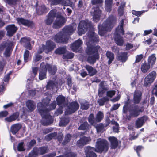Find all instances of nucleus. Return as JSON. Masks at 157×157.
I'll list each match as a JSON object with an SVG mask.
<instances>
[{"label":"nucleus","instance_id":"obj_1","mask_svg":"<svg viewBox=\"0 0 157 157\" xmlns=\"http://www.w3.org/2000/svg\"><path fill=\"white\" fill-rule=\"evenodd\" d=\"M99 41L98 36L93 32H89L86 37V43L87 48L86 52L89 55L87 61L90 63H94L96 59L99 58V55L98 52L101 49L100 46H94L91 45L93 43L97 42Z\"/></svg>","mask_w":157,"mask_h":157},{"label":"nucleus","instance_id":"obj_2","mask_svg":"<svg viewBox=\"0 0 157 157\" xmlns=\"http://www.w3.org/2000/svg\"><path fill=\"white\" fill-rule=\"evenodd\" d=\"M109 149V144L105 140L98 139L96 142V148L89 147L85 150L86 157H96V154L93 151L99 153H106Z\"/></svg>","mask_w":157,"mask_h":157},{"label":"nucleus","instance_id":"obj_3","mask_svg":"<svg viewBox=\"0 0 157 157\" xmlns=\"http://www.w3.org/2000/svg\"><path fill=\"white\" fill-rule=\"evenodd\" d=\"M37 106L38 111L40 115L43 118H45L47 121L46 123H43L42 124L44 125H47L51 124L53 122V120L52 117L49 114L48 112L55 108L56 106V102L54 101L51 104L49 109H48L47 108L46 109L41 102L38 103Z\"/></svg>","mask_w":157,"mask_h":157},{"label":"nucleus","instance_id":"obj_4","mask_svg":"<svg viewBox=\"0 0 157 157\" xmlns=\"http://www.w3.org/2000/svg\"><path fill=\"white\" fill-rule=\"evenodd\" d=\"M116 21V18L113 15L109 16L102 25H98V27L99 34L103 36L106 32L110 31Z\"/></svg>","mask_w":157,"mask_h":157},{"label":"nucleus","instance_id":"obj_5","mask_svg":"<svg viewBox=\"0 0 157 157\" xmlns=\"http://www.w3.org/2000/svg\"><path fill=\"white\" fill-rule=\"evenodd\" d=\"M124 20L122 19L120 21L119 25L116 29L114 33V39L116 43L119 46L123 45L124 41L122 37L120 36V34L124 35V32L123 30Z\"/></svg>","mask_w":157,"mask_h":157},{"label":"nucleus","instance_id":"obj_6","mask_svg":"<svg viewBox=\"0 0 157 157\" xmlns=\"http://www.w3.org/2000/svg\"><path fill=\"white\" fill-rule=\"evenodd\" d=\"M128 109L129 115L126 117V119L128 120H130L132 117H137L144 111L143 107L139 108L137 106H131Z\"/></svg>","mask_w":157,"mask_h":157},{"label":"nucleus","instance_id":"obj_7","mask_svg":"<svg viewBox=\"0 0 157 157\" xmlns=\"http://www.w3.org/2000/svg\"><path fill=\"white\" fill-rule=\"evenodd\" d=\"M91 25V23L87 20L81 21L78 28V34L81 36L84 34L87 31L88 28L90 27Z\"/></svg>","mask_w":157,"mask_h":157},{"label":"nucleus","instance_id":"obj_8","mask_svg":"<svg viewBox=\"0 0 157 157\" xmlns=\"http://www.w3.org/2000/svg\"><path fill=\"white\" fill-rule=\"evenodd\" d=\"M55 48L56 44L54 42L51 41H48L45 45H43L40 47L38 52L41 53L44 51L46 53H48L49 52L52 51Z\"/></svg>","mask_w":157,"mask_h":157},{"label":"nucleus","instance_id":"obj_9","mask_svg":"<svg viewBox=\"0 0 157 157\" xmlns=\"http://www.w3.org/2000/svg\"><path fill=\"white\" fill-rule=\"evenodd\" d=\"M77 25L75 23H73L69 25L65 26L63 29L62 32L64 35L67 36L72 34L75 30Z\"/></svg>","mask_w":157,"mask_h":157},{"label":"nucleus","instance_id":"obj_10","mask_svg":"<svg viewBox=\"0 0 157 157\" xmlns=\"http://www.w3.org/2000/svg\"><path fill=\"white\" fill-rule=\"evenodd\" d=\"M56 18L54 22L53 28L54 29H58L61 28L66 22L65 19L61 15L56 16Z\"/></svg>","mask_w":157,"mask_h":157},{"label":"nucleus","instance_id":"obj_11","mask_svg":"<svg viewBox=\"0 0 157 157\" xmlns=\"http://www.w3.org/2000/svg\"><path fill=\"white\" fill-rule=\"evenodd\" d=\"M54 40L57 43H66L67 40V37L64 35L62 31L57 33L53 37Z\"/></svg>","mask_w":157,"mask_h":157},{"label":"nucleus","instance_id":"obj_12","mask_svg":"<svg viewBox=\"0 0 157 157\" xmlns=\"http://www.w3.org/2000/svg\"><path fill=\"white\" fill-rule=\"evenodd\" d=\"M79 108V105L77 102H74L71 103L69 106L66 109L65 114H70L74 113Z\"/></svg>","mask_w":157,"mask_h":157},{"label":"nucleus","instance_id":"obj_13","mask_svg":"<svg viewBox=\"0 0 157 157\" xmlns=\"http://www.w3.org/2000/svg\"><path fill=\"white\" fill-rule=\"evenodd\" d=\"M13 45V42L9 40L7 41V42L2 45V46L6 48L4 53V54L6 57H8L10 56Z\"/></svg>","mask_w":157,"mask_h":157},{"label":"nucleus","instance_id":"obj_14","mask_svg":"<svg viewBox=\"0 0 157 157\" xmlns=\"http://www.w3.org/2000/svg\"><path fill=\"white\" fill-rule=\"evenodd\" d=\"M56 15V10H51L48 14L47 18L45 20V22L47 25H50L53 22Z\"/></svg>","mask_w":157,"mask_h":157},{"label":"nucleus","instance_id":"obj_15","mask_svg":"<svg viewBox=\"0 0 157 157\" xmlns=\"http://www.w3.org/2000/svg\"><path fill=\"white\" fill-rule=\"evenodd\" d=\"M101 14V11L99 8L93 7L91 11V14L93 16V18L94 21L97 22L100 19V16Z\"/></svg>","mask_w":157,"mask_h":157},{"label":"nucleus","instance_id":"obj_16","mask_svg":"<svg viewBox=\"0 0 157 157\" xmlns=\"http://www.w3.org/2000/svg\"><path fill=\"white\" fill-rule=\"evenodd\" d=\"M106 126H108L110 124L114 126L113 127V129L114 132L117 133L119 132V125L118 123L113 120L111 121L108 117L106 118Z\"/></svg>","mask_w":157,"mask_h":157},{"label":"nucleus","instance_id":"obj_17","mask_svg":"<svg viewBox=\"0 0 157 157\" xmlns=\"http://www.w3.org/2000/svg\"><path fill=\"white\" fill-rule=\"evenodd\" d=\"M7 31V35L9 36H12L17 30V27L14 25H9L6 27Z\"/></svg>","mask_w":157,"mask_h":157},{"label":"nucleus","instance_id":"obj_18","mask_svg":"<svg viewBox=\"0 0 157 157\" xmlns=\"http://www.w3.org/2000/svg\"><path fill=\"white\" fill-rule=\"evenodd\" d=\"M46 70L45 65L44 63H42L40 65V69L39 75V78L42 80L46 77Z\"/></svg>","mask_w":157,"mask_h":157},{"label":"nucleus","instance_id":"obj_19","mask_svg":"<svg viewBox=\"0 0 157 157\" xmlns=\"http://www.w3.org/2000/svg\"><path fill=\"white\" fill-rule=\"evenodd\" d=\"M147 119V116H146L138 118L135 122L136 127L137 128L141 127Z\"/></svg>","mask_w":157,"mask_h":157},{"label":"nucleus","instance_id":"obj_20","mask_svg":"<svg viewBox=\"0 0 157 157\" xmlns=\"http://www.w3.org/2000/svg\"><path fill=\"white\" fill-rule=\"evenodd\" d=\"M16 20L19 25L22 24L24 25L29 27L32 26L33 24L32 21L22 18H18Z\"/></svg>","mask_w":157,"mask_h":157},{"label":"nucleus","instance_id":"obj_21","mask_svg":"<svg viewBox=\"0 0 157 157\" xmlns=\"http://www.w3.org/2000/svg\"><path fill=\"white\" fill-rule=\"evenodd\" d=\"M82 44V42L80 39H78L73 43L71 46V48L73 51L77 52L78 48Z\"/></svg>","mask_w":157,"mask_h":157},{"label":"nucleus","instance_id":"obj_22","mask_svg":"<svg viewBox=\"0 0 157 157\" xmlns=\"http://www.w3.org/2000/svg\"><path fill=\"white\" fill-rule=\"evenodd\" d=\"M105 82L102 81L99 84V87L98 90V95L99 97H101L103 93L107 90L104 85Z\"/></svg>","mask_w":157,"mask_h":157},{"label":"nucleus","instance_id":"obj_23","mask_svg":"<svg viewBox=\"0 0 157 157\" xmlns=\"http://www.w3.org/2000/svg\"><path fill=\"white\" fill-rule=\"evenodd\" d=\"M90 141V138L84 137L81 138L77 141V144L78 147H82L87 144Z\"/></svg>","mask_w":157,"mask_h":157},{"label":"nucleus","instance_id":"obj_24","mask_svg":"<svg viewBox=\"0 0 157 157\" xmlns=\"http://www.w3.org/2000/svg\"><path fill=\"white\" fill-rule=\"evenodd\" d=\"M109 140L111 143L110 147L112 149H115L118 145V142L117 139L113 136L110 137Z\"/></svg>","mask_w":157,"mask_h":157},{"label":"nucleus","instance_id":"obj_25","mask_svg":"<svg viewBox=\"0 0 157 157\" xmlns=\"http://www.w3.org/2000/svg\"><path fill=\"white\" fill-rule=\"evenodd\" d=\"M65 98L62 96L59 95L56 98L57 104L60 107H65L66 104L65 101Z\"/></svg>","mask_w":157,"mask_h":157},{"label":"nucleus","instance_id":"obj_26","mask_svg":"<svg viewBox=\"0 0 157 157\" xmlns=\"http://www.w3.org/2000/svg\"><path fill=\"white\" fill-rule=\"evenodd\" d=\"M141 93L140 91H136L134 94L133 101L135 104L139 103L141 99Z\"/></svg>","mask_w":157,"mask_h":157},{"label":"nucleus","instance_id":"obj_27","mask_svg":"<svg viewBox=\"0 0 157 157\" xmlns=\"http://www.w3.org/2000/svg\"><path fill=\"white\" fill-rule=\"evenodd\" d=\"M127 52H124L119 54L117 55V59L122 62H125L128 59Z\"/></svg>","mask_w":157,"mask_h":157},{"label":"nucleus","instance_id":"obj_28","mask_svg":"<svg viewBox=\"0 0 157 157\" xmlns=\"http://www.w3.org/2000/svg\"><path fill=\"white\" fill-rule=\"evenodd\" d=\"M57 86L58 83L56 80H50L47 83L46 88L47 89H53L55 88H57Z\"/></svg>","mask_w":157,"mask_h":157},{"label":"nucleus","instance_id":"obj_29","mask_svg":"<svg viewBox=\"0 0 157 157\" xmlns=\"http://www.w3.org/2000/svg\"><path fill=\"white\" fill-rule=\"evenodd\" d=\"M85 67L89 75L90 76H93L95 75L97 72V71L96 69L88 65H86Z\"/></svg>","mask_w":157,"mask_h":157},{"label":"nucleus","instance_id":"obj_30","mask_svg":"<svg viewBox=\"0 0 157 157\" xmlns=\"http://www.w3.org/2000/svg\"><path fill=\"white\" fill-rule=\"evenodd\" d=\"M26 105L30 111H33L36 108V104L31 100H28L26 103Z\"/></svg>","mask_w":157,"mask_h":157},{"label":"nucleus","instance_id":"obj_31","mask_svg":"<svg viewBox=\"0 0 157 157\" xmlns=\"http://www.w3.org/2000/svg\"><path fill=\"white\" fill-rule=\"evenodd\" d=\"M46 70L47 69L49 73L51 75H54L57 70L56 67L55 66H51L48 64L45 65Z\"/></svg>","mask_w":157,"mask_h":157},{"label":"nucleus","instance_id":"obj_32","mask_svg":"<svg viewBox=\"0 0 157 157\" xmlns=\"http://www.w3.org/2000/svg\"><path fill=\"white\" fill-rule=\"evenodd\" d=\"M21 126L20 124H17L12 125L11 128V131L12 133L15 134L21 128Z\"/></svg>","mask_w":157,"mask_h":157},{"label":"nucleus","instance_id":"obj_33","mask_svg":"<svg viewBox=\"0 0 157 157\" xmlns=\"http://www.w3.org/2000/svg\"><path fill=\"white\" fill-rule=\"evenodd\" d=\"M150 76V75L148 74L144 78V86L147 87L153 82V81L149 77Z\"/></svg>","mask_w":157,"mask_h":157},{"label":"nucleus","instance_id":"obj_34","mask_svg":"<svg viewBox=\"0 0 157 157\" xmlns=\"http://www.w3.org/2000/svg\"><path fill=\"white\" fill-rule=\"evenodd\" d=\"M150 64L147 63H144L142 64L141 67L142 71L144 73H146L150 68Z\"/></svg>","mask_w":157,"mask_h":157},{"label":"nucleus","instance_id":"obj_35","mask_svg":"<svg viewBox=\"0 0 157 157\" xmlns=\"http://www.w3.org/2000/svg\"><path fill=\"white\" fill-rule=\"evenodd\" d=\"M49 10V9L46 8L45 6L42 5L38 10H36L37 13L39 15H42L43 13L47 12Z\"/></svg>","mask_w":157,"mask_h":157},{"label":"nucleus","instance_id":"obj_36","mask_svg":"<svg viewBox=\"0 0 157 157\" xmlns=\"http://www.w3.org/2000/svg\"><path fill=\"white\" fill-rule=\"evenodd\" d=\"M105 8L108 12L110 11L112 4V0H105Z\"/></svg>","mask_w":157,"mask_h":157},{"label":"nucleus","instance_id":"obj_37","mask_svg":"<svg viewBox=\"0 0 157 157\" xmlns=\"http://www.w3.org/2000/svg\"><path fill=\"white\" fill-rule=\"evenodd\" d=\"M106 56L109 59L108 61V63L109 64L114 59V54L110 52L107 51L106 53Z\"/></svg>","mask_w":157,"mask_h":157},{"label":"nucleus","instance_id":"obj_38","mask_svg":"<svg viewBox=\"0 0 157 157\" xmlns=\"http://www.w3.org/2000/svg\"><path fill=\"white\" fill-rule=\"evenodd\" d=\"M156 59L155 54H153L149 57L148 59V63L152 66L155 64Z\"/></svg>","mask_w":157,"mask_h":157},{"label":"nucleus","instance_id":"obj_39","mask_svg":"<svg viewBox=\"0 0 157 157\" xmlns=\"http://www.w3.org/2000/svg\"><path fill=\"white\" fill-rule=\"evenodd\" d=\"M17 114L15 113L9 117L5 118V120L9 122H11L16 120L18 117Z\"/></svg>","mask_w":157,"mask_h":157},{"label":"nucleus","instance_id":"obj_40","mask_svg":"<svg viewBox=\"0 0 157 157\" xmlns=\"http://www.w3.org/2000/svg\"><path fill=\"white\" fill-rule=\"evenodd\" d=\"M104 117V114L103 112L100 111L98 112L96 115V120L98 122H99L103 119Z\"/></svg>","mask_w":157,"mask_h":157},{"label":"nucleus","instance_id":"obj_41","mask_svg":"<svg viewBox=\"0 0 157 157\" xmlns=\"http://www.w3.org/2000/svg\"><path fill=\"white\" fill-rule=\"evenodd\" d=\"M81 108L83 110H87L89 107V105L88 103L83 100L81 103Z\"/></svg>","mask_w":157,"mask_h":157},{"label":"nucleus","instance_id":"obj_42","mask_svg":"<svg viewBox=\"0 0 157 157\" xmlns=\"http://www.w3.org/2000/svg\"><path fill=\"white\" fill-rule=\"evenodd\" d=\"M66 51V48L65 47H60L57 49L55 51V52L56 54H62L65 53Z\"/></svg>","mask_w":157,"mask_h":157},{"label":"nucleus","instance_id":"obj_43","mask_svg":"<svg viewBox=\"0 0 157 157\" xmlns=\"http://www.w3.org/2000/svg\"><path fill=\"white\" fill-rule=\"evenodd\" d=\"M51 2V4L52 5H62L63 3L64 0H48Z\"/></svg>","mask_w":157,"mask_h":157},{"label":"nucleus","instance_id":"obj_44","mask_svg":"<svg viewBox=\"0 0 157 157\" xmlns=\"http://www.w3.org/2000/svg\"><path fill=\"white\" fill-rule=\"evenodd\" d=\"M69 120L68 118H63L59 123L60 126H64L67 125L69 122Z\"/></svg>","mask_w":157,"mask_h":157},{"label":"nucleus","instance_id":"obj_45","mask_svg":"<svg viewBox=\"0 0 157 157\" xmlns=\"http://www.w3.org/2000/svg\"><path fill=\"white\" fill-rule=\"evenodd\" d=\"M108 100L109 99L107 97H104L101 99H98V102L100 106H103L104 103Z\"/></svg>","mask_w":157,"mask_h":157},{"label":"nucleus","instance_id":"obj_46","mask_svg":"<svg viewBox=\"0 0 157 157\" xmlns=\"http://www.w3.org/2000/svg\"><path fill=\"white\" fill-rule=\"evenodd\" d=\"M125 5V3L124 2L122 3L120 6L119 7L118 12V13L120 16L123 15V9Z\"/></svg>","mask_w":157,"mask_h":157},{"label":"nucleus","instance_id":"obj_47","mask_svg":"<svg viewBox=\"0 0 157 157\" xmlns=\"http://www.w3.org/2000/svg\"><path fill=\"white\" fill-rule=\"evenodd\" d=\"M51 96H50L49 97H46L45 98L43 99L42 101V103L43 104L42 105L44 106V107H45V108L46 109L47 108L46 107L45 105H46V107H48L47 105L49 103L50 101V98ZM42 104V103H41Z\"/></svg>","mask_w":157,"mask_h":157},{"label":"nucleus","instance_id":"obj_48","mask_svg":"<svg viewBox=\"0 0 157 157\" xmlns=\"http://www.w3.org/2000/svg\"><path fill=\"white\" fill-rule=\"evenodd\" d=\"M57 135L56 132H54L48 134L45 137V138L47 141H49L52 139L53 138Z\"/></svg>","mask_w":157,"mask_h":157},{"label":"nucleus","instance_id":"obj_49","mask_svg":"<svg viewBox=\"0 0 157 157\" xmlns=\"http://www.w3.org/2000/svg\"><path fill=\"white\" fill-rule=\"evenodd\" d=\"M74 56V54L72 53H68L66 54L63 55V58L64 59H71Z\"/></svg>","mask_w":157,"mask_h":157},{"label":"nucleus","instance_id":"obj_50","mask_svg":"<svg viewBox=\"0 0 157 157\" xmlns=\"http://www.w3.org/2000/svg\"><path fill=\"white\" fill-rule=\"evenodd\" d=\"M94 115L92 114H90L89 117V121L91 125L95 126V123L94 121Z\"/></svg>","mask_w":157,"mask_h":157},{"label":"nucleus","instance_id":"obj_51","mask_svg":"<svg viewBox=\"0 0 157 157\" xmlns=\"http://www.w3.org/2000/svg\"><path fill=\"white\" fill-rule=\"evenodd\" d=\"M88 124L87 122H85L82 124L79 127V129L81 130H84L88 128Z\"/></svg>","mask_w":157,"mask_h":157},{"label":"nucleus","instance_id":"obj_52","mask_svg":"<svg viewBox=\"0 0 157 157\" xmlns=\"http://www.w3.org/2000/svg\"><path fill=\"white\" fill-rule=\"evenodd\" d=\"M17 148L19 151H23L25 150V149L24 147V143L23 142H21L19 143Z\"/></svg>","mask_w":157,"mask_h":157},{"label":"nucleus","instance_id":"obj_53","mask_svg":"<svg viewBox=\"0 0 157 157\" xmlns=\"http://www.w3.org/2000/svg\"><path fill=\"white\" fill-rule=\"evenodd\" d=\"M149 75H150L149 77L154 81L156 78V72L155 71H153L149 73Z\"/></svg>","mask_w":157,"mask_h":157},{"label":"nucleus","instance_id":"obj_54","mask_svg":"<svg viewBox=\"0 0 157 157\" xmlns=\"http://www.w3.org/2000/svg\"><path fill=\"white\" fill-rule=\"evenodd\" d=\"M129 103V100H128L126 101L125 102V105L123 108V113H126L127 111L128 105Z\"/></svg>","mask_w":157,"mask_h":157},{"label":"nucleus","instance_id":"obj_55","mask_svg":"<svg viewBox=\"0 0 157 157\" xmlns=\"http://www.w3.org/2000/svg\"><path fill=\"white\" fill-rule=\"evenodd\" d=\"M96 128L97 131L98 132L102 131L103 130L104 125L103 124H100L96 127Z\"/></svg>","mask_w":157,"mask_h":157},{"label":"nucleus","instance_id":"obj_56","mask_svg":"<svg viewBox=\"0 0 157 157\" xmlns=\"http://www.w3.org/2000/svg\"><path fill=\"white\" fill-rule=\"evenodd\" d=\"M21 44L24 45L28 43V42L30 41V38H23L21 39Z\"/></svg>","mask_w":157,"mask_h":157},{"label":"nucleus","instance_id":"obj_57","mask_svg":"<svg viewBox=\"0 0 157 157\" xmlns=\"http://www.w3.org/2000/svg\"><path fill=\"white\" fill-rule=\"evenodd\" d=\"M29 52L28 50H25L24 54V60L25 62H27V59L29 56Z\"/></svg>","mask_w":157,"mask_h":157},{"label":"nucleus","instance_id":"obj_58","mask_svg":"<svg viewBox=\"0 0 157 157\" xmlns=\"http://www.w3.org/2000/svg\"><path fill=\"white\" fill-rule=\"evenodd\" d=\"M75 154L72 152H69L67 154L63 155H61L57 157H75Z\"/></svg>","mask_w":157,"mask_h":157},{"label":"nucleus","instance_id":"obj_59","mask_svg":"<svg viewBox=\"0 0 157 157\" xmlns=\"http://www.w3.org/2000/svg\"><path fill=\"white\" fill-rule=\"evenodd\" d=\"M71 136L69 134H67L65 138V140L63 142V144H65L66 143L69 142L71 138Z\"/></svg>","mask_w":157,"mask_h":157},{"label":"nucleus","instance_id":"obj_60","mask_svg":"<svg viewBox=\"0 0 157 157\" xmlns=\"http://www.w3.org/2000/svg\"><path fill=\"white\" fill-rule=\"evenodd\" d=\"M72 3L70 0H64L63 3L62 5L65 6H69L72 5Z\"/></svg>","mask_w":157,"mask_h":157},{"label":"nucleus","instance_id":"obj_61","mask_svg":"<svg viewBox=\"0 0 157 157\" xmlns=\"http://www.w3.org/2000/svg\"><path fill=\"white\" fill-rule=\"evenodd\" d=\"M143 11H137L134 10L132 11V13L133 14L136 16H140L143 13Z\"/></svg>","mask_w":157,"mask_h":157},{"label":"nucleus","instance_id":"obj_62","mask_svg":"<svg viewBox=\"0 0 157 157\" xmlns=\"http://www.w3.org/2000/svg\"><path fill=\"white\" fill-rule=\"evenodd\" d=\"M143 58V55L142 54L137 55L136 57V63L139 62Z\"/></svg>","mask_w":157,"mask_h":157},{"label":"nucleus","instance_id":"obj_63","mask_svg":"<svg viewBox=\"0 0 157 157\" xmlns=\"http://www.w3.org/2000/svg\"><path fill=\"white\" fill-rule=\"evenodd\" d=\"M115 91L114 90L109 91L107 92V95L108 96L110 97H112L115 95Z\"/></svg>","mask_w":157,"mask_h":157},{"label":"nucleus","instance_id":"obj_64","mask_svg":"<svg viewBox=\"0 0 157 157\" xmlns=\"http://www.w3.org/2000/svg\"><path fill=\"white\" fill-rule=\"evenodd\" d=\"M17 0H5V2L10 5H14L16 4Z\"/></svg>","mask_w":157,"mask_h":157}]
</instances>
